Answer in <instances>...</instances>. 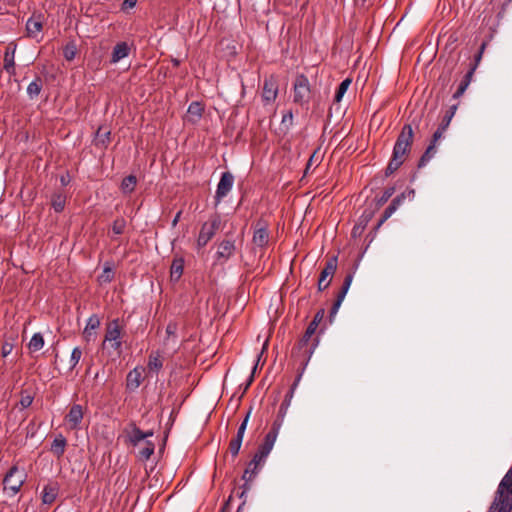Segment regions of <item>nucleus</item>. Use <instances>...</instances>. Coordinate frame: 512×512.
Here are the masks:
<instances>
[{
    "instance_id": "obj_23",
    "label": "nucleus",
    "mask_w": 512,
    "mask_h": 512,
    "mask_svg": "<svg viewBox=\"0 0 512 512\" xmlns=\"http://www.w3.org/2000/svg\"><path fill=\"white\" fill-rule=\"evenodd\" d=\"M16 45L11 48V45L7 47L5 55H4V69L9 74L15 73V62H14V55H15Z\"/></svg>"
},
{
    "instance_id": "obj_11",
    "label": "nucleus",
    "mask_w": 512,
    "mask_h": 512,
    "mask_svg": "<svg viewBox=\"0 0 512 512\" xmlns=\"http://www.w3.org/2000/svg\"><path fill=\"white\" fill-rule=\"evenodd\" d=\"M269 232L267 225L263 221H258L255 225L252 242L256 247L264 248L269 242Z\"/></svg>"
},
{
    "instance_id": "obj_2",
    "label": "nucleus",
    "mask_w": 512,
    "mask_h": 512,
    "mask_svg": "<svg viewBox=\"0 0 512 512\" xmlns=\"http://www.w3.org/2000/svg\"><path fill=\"white\" fill-rule=\"evenodd\" d=\"M512 511V465L498 485L494 501L489 512Z\"/></svg>"
},
{
    "instance_id": "obj_1",
    "label": "nucleus",
    "mask_w": 512,
    "mask_h": 512,
    "mask_svg": "<svg viewBox=\"0 0 512 512\" xmlns=\"http://www.w3.org/2000/svg\"><path fill=\"white\" fill-rule=\"evenodd\" d=\"M413 138L414 132L411 124H405L394 144L392 157L385 170L386 176L393 174L404 163L406 156L410 152Z\"/></svg>"
},
{
    "instance_id": "obj_38",
    "label": "nucleus",
    "mask_w": 512,
    "mask_h": 512,
    "mask_svg": "<svg viewBox=\"0 0 512 512\" xmlns=\"http://www.w3.org/2000/svg\"><path fill=\"white\" fill-rule=\"evenodd\" d=\"M125 228H126V220L124 218H117L112 224V231L117 235L123 234L125 231Z\"/></svg>"
},
{
    "instance_id": "obj_8",
    "label": "nucleus",
    "mask_w": 512,
    "mask_h": 512,
    "mask_svg": "<svg viewBox=\"0 0 512 512\" xmlns=\"http://www.w3.org/2000/svg\"><path fill=\"white\" fill-rule=\"evenodd\" d=\"M338 260L336 256L329 258L325 264L324 269L320 273L318 281V291H324L331 282V279L326 281L328 277L332 278L337 269Z\"/></svg>"
},
{
    "instance_id": "obj_7",
    "label": "nucleus",
    "mask_w": 512,
    "mask_h": 512,
    "mask_svg": "<svg viewBox=\"0 0 512 512\" xmlns=\"http://www.w3.org/2000/svg\"><path fill=\"white\" fill-rule=\"evenodd\" d=\"M276 438L277 435H274V432H268L266 434L264 442L259 446L257 452L252 458V464L257 465V463H265L267 456L274 446Z\"/></svg>"
},
{
    "instance_id": "obj_35",
    "label": "nucleus",
    "mask_w": 512,
    "mask_h": 512,
    "mask_svg": "<svg viewBox=\"0 0 512 512\" xmlns=\"http://www.w3.org/2000/svg\"><path fill=\"white\" fill-rule=\"evenodd\" d=\"M351 84V79L347 78L345 80H343L337 91H336V94H335V101L336 102H340L344 96V94L346 93V91L348 90L349 86Z\"/></svg>"
},
{
    "instance_id": "obj_60",
    "label": "nucleus",
    "mask_w": 512,
    "mask_h": 512,
    "mask_svg": "<svg viewBox=\"0 0 512 512\" xmlns=\"http://www.w3.org/2000/svg\"><path fill=\"white\" fill-rule=\"evenodd\" d=\"M61 183L62 185H67L68 183L64 176L61 177Z\"/></svg>"
},
{
    "instance_id": "obj_56",
    "label": "nucleus",
    "mask_w": 512,
    "mask_h": 512,
    "mask_svg": "<svg viewBox=\"0 0 512 512\" xmlns=\"http://www.w3.org/2000/svg\"><path fill=\"white\" fill-rule=\"evenodd\" d=\"M482 52H478L474 57V64L472 66H475V70L477 69V66L479 65L481 59H482Z\"/></svg>"
},
{
    "instance_id": "obj_25",
    "label": "nucleus",
    "mask_w": 512,
    "mask_h": 512,
    "mask_svg": "<svg viewBox=\"0 0 512 512\" xmlns=\"http://www.w3.org/2000/svg\"><path fill=\"white\" fill-rule=\"evenodd\" d=\"M184 269V260L182 258H176L173 260L171 269H170V276L171 279L174 281H177L182 276Z\"/></svg>"
},
{
    "instance_id": "obj_3",
    "label": "nucleus",
    "mask_w": 512,
    "mask_h": 512,
    "mask_svg": "<svg viewBox=\"0 0 512 512\" xmlns=\"http://www.w3.org/2000/svg\"><path fill=\"white\" fill-rule=\"evenodd\" d=\"M27 475L19 468L12 466L3 479L4 490L10 493V496H15L25 483Z\"/></svg>"
},
{
    "instance_id": "obj_18",
    "label": "nucleus",
    "mask_w": 512,
    "mask_h": 512,
    "mask_svg": "<svg viewBox=\"0 0 512 512\" xmlns=\"http://www.w3.org/2000/svg\"><path fill=\"white\" fill-rule=\"evenodd\" d=\"M59 492V486L57 483H48L44 486L42 491V502L44 504H52Z\"/></svg>"
},
{
    "instance_id": "obj_59",
    "label": "nucleus",
    "mask_w": 512,
    "mask_h": 512,
    "mask_svg": "<svg viewBox=\"0 0 512 512\" xmlns=\"http://www.w3.org/2000/svg\"><path fill=\"white\" fill-rule=\"evenodd\" d=\"M485 48H486V43H485V42H483V43L481 44V46H480V48H479V51H478V52H482V54H483V53H484Z\"/></svg>"
},
{
    "instance_id": "obj_47",
    "label": "nucleus",
    "mask_w": 512,
    "mask_h": 512,
    "mask_svg": "<svg viewBox=\"0 0 512 512\" xmlns=\"http://www.w3.org/2000/svg\"><path fill=\"white\" fill-rule=\"evenodd\" d=\"M342 302L343 300H340L339 298L336 297V300L330 310V318H333L337 314Z\"/></svg>"
},
{
    "instance_id": "obj_19",
    "label": "nucleus",
    "mask_w": 512,
    "mask_h": 512,
    "mask_svg": "<svg viewBox=\"0 0 512 512\" xmlns=\"http://www.w3.org/2000/svg\"><path fill=\"white\" fill-rule=\"evenodd\" d=\"M130 52V46L126 42L117 43L112 51L111 63H118L123 58L127 57Z\"/></svg>"
},
{
    "instance_id": "obj_40",
    "label": "nucleus",
    "mask_w": 512,
    "mask_h": 512,
    "mask_svg": "<svg viewBox=\"0 0 512 512\" xmlns=\"http://www.w3.org/2000/svg\"><path fill=\"white\" fill-rule=\"evenodd\" d=\"M406 196L408 197H414V190H408L407 192H403L401 193L400 195L396 196L392 202L390 203L391 205H394L396 209L399 208V206L403 203V201L405 200Z\"/></svg>"
},
{
    "instance_id": "obj_63",
    "label": "nucleus",
    "mask_w": 512,
    "mask_h": 512,
    "mask_svg": "<svg viewBox=\"0 0 512 512\" xmlns=\"http://www.w3.org/2000/svg\"><path fill=\"white\" fill-rule=\"evenodd\" d=\"M252 379H253V375L251 376V378L249 379V383L248 385L252 382Z\"/></svg>"
},
{
    "instance_id": "obj_43",
    "label": "nucleus",
    "mask_w": 512,
    "mask_h": 512,
    "mask_svg": "<svg viewBox=\"0 0 512 512\" xmlns=\"http://www.w3.org/2000/svg\"><path fill=\"white\" fill-rule=\"evenodd\" d=\"M202 107H201V104L198 103V102H192L189 107H188V112L190 114H195L197 115L198 117L201 116L202 114Z\"/></svg>"
},
{
    "instance_id": "obj_9",
    "label": "nucleus",
    "mask_w": 512,
    "mask_h": 512,
    "mask_svg": "<svg viewBox=\"0 0 512 512\" xmlns=\"http://www.w3.org/2000/svg\"><path fill=\"white\" fill-rule=\"evenodd\" d=\"M324 316H325V310L323 308L319 309L316 312L313 320L309 323L303 337L300 339V341L298 343V348L300 350L305 348L308 345L311 337L316 332L317 327L319 326L320 322L323 320Z\"/></svg>"
},
{
    "instance_id": "obj_26",
    "label": "nucleus",
    "mask_w": 512,
    "mask_h": 512,
    "mask_svg": "<svg viewBox=\"0 0 512 512\" xmlns=\"http://www.w3.org/2000/svg\"><path fill=\"white\" fill-rule=\"evenodd\" d=\"M155 445L151 441H146L144 446L138 451V458L142 461H147L154 453Z\"/></svg>"
},
{
    "instance_id": "obj_45",
    "label": "nucleus",
    "mask_w": 512,
    "mask_h": 512,
    "mask_svg": "<svg viewBox=\"0 0 512 512\" xmlns=\"http://www.w3.org/2000/svg\"><path fill=\"white\" fill-rule=\"evenodd\" d=\"M395 189L394 187L387 188L384 192L381 198L379 199V204H384L388 201V199L394 194Z\"/></svg>"
},
{
    "instance_id": "obj_14",
    "label": "nucleus",
    "mask_w": 512,
    "mask_h": 512,
    "mask_svg": "<svg viewBox=\"0 0 512 512\" xmlns=\"http://www.w3.org/2000/svg\"><path fill=\"white\" fill-rule=\"evenodd\" d=\"M278 93L277 82L273 77L264 81L262 97L266 102H272L276 99Z\"/></svg>"
},
{
    "instance_id": "obj_28",
    "label": "nucleus",
    "mask_w": 512,
    "mask_h": 512,
    "mask_svg": "<svg viewBox=\"0 0 512 512\" xmlns=\"http://www.w3.org/2000/svg\"><path fill=\"white\" fill-rule=\"evenodd\" d=\"M137 184V179L134 175H129L122 180L121 190L125 194H129L134 191Z\"/></svg>"
},
{
    "instance_id": "obj_24",
    "label": "nucleus",
    "mask_w": 512,
    "mask_h": 512,
    "mask_svg": "<svg viewBox=\"0 0 512 512\" xmlns=\"http://www.w3.org/2000/svg\"><path fill=\"white\" fill-rule=\"evenodd\" d=\"M177 331H178V324L176 322H169L166 327V338H165V345L168 346L172 344V347H174L177 344Z\"/></svg>"
},
{
    "instance_id": "obj_22",
    "label": "nucleus",
    "mask_w": 512,
    "mask_h": 512,
    "mask_svg": "<svg viewBox=\"0 0 512 512\" xmlns=\"http://www.w3.org/2000/svg\"><path fill=\"white\" fill-rule=\"evenodd\" d=\"M474 72H475V66H471L469 71L465 74V76L461 80L456 92L453 95V98H459L460 96H462L464 94V92L468 88L469 84L471 83Z\"/></svg>"
},
{
    "instance_id": "obj_15",
    "label": "nucleus",
    "mask_w": 512,
    "mask_h": 512,
    "mask_svg": "<svg viewBox=\"0 0 512 512\" xmlns=\"http://www.w3.org/2000/svg\"><path fill=\"white\" fill-rule=\"evenodd\" d=\"M263 464L264 463H257V465L252 464V460L248 463V466L242 475V479L245 481V484L243 485L244 490L241 494V497L246 491L250 489L249 482L252 481V479L258 474Z\"/></svg>"
},
{
    "instance_id": "obj_51",
    "label": "nucleus",
    "mask_w": 512,
    "mask_h": 512,
    "mask_svg": "<svg viewBox=\"0 0 512 512\" xmlns=\"http://www.w3.org/2000/svg\"><path fill=\"white\" fill-rule=\"evenodd\" d=\"M353 277H354V273L353 272L348 273L346 275L345 279H344V282H343L342 286L345 287L346 289H349L350 285L352 283Z\"/></svg>"
},
{
    "instance_id": "obj_62",
    "label": "nucleus",
    "mask_w": 512,
    "mask_h": 512,
    "mask_svg": "<svg viewBox=\"0 0 512 512\" xmlns=\"http://www.w3.org/2000/svg\"><path fill=\"white\" fill-rule=\"evenodd\" d=\"M313 349L312 348H309V350H306L305 352H309L310 354L312 353Z\"/></svg>"
},
{
    "instance_id": "obj_36",
    "label": "nucleus",
    "mask_w": 512,
    "mask_h": 512,
    "mask_svg": "<svg viewBox=\"0 0 512 512\" xmlns=\"http://www.w3.org/2000/svg\"><path fill=\"white\" fill-rule=\"evenodd\" d=\"M243 438L235 436L229 444V451L233 457H236L240 451Z\"/></svg>"
},
{
    "instance_id": "obj_29",
    "label": "nucleus",
    "mask_w": 512,
    "mask_h": 512,
    "mask_svg": "<svg viewBox=\"0 0 512 512\" xmlns=\"http://www.w3.org/2000/svg\"><path fill=\"white\" fill-rule=\"evenodd\" d=\"M44 346V338L41 333H35L28 344V348L32 352L39 351Z\"/></svg>"
},
{
    "instance_id": "obj_32",
    "label": "nucleus",
    "mask_w": 512,
    "mask_h": 512,
    "mask_svg": "<svg viewBox=\"0 0 512 512\" xmlns=\"http://www.w3.org/2000/svg\"><path fill=\"white\" fill-rule=\"evenodd\" d=\"M65 203H66L65 195L58 193V194H54L52 196L51 204L56 212L63 211V209L65 207Z\"/></svg>"
},
{
    "instance_id": "obj_27",
    "label": "nucleus",
    "mask_w": 512,
    "mask_h": 512,
    "mask_svg": "<svg viewBox=\"0 0 512 512\" xmlns=\"http://www.w3.org/2000/svg\"><path fill=\"white\" fill-rule=\"evenodd\" d=\"M42 90V80L41 78H36L33 80L27 87V94L31 99L38 97Z\"/></svg>"
},
{
    "instance_id": "obj_58",
    "label": "nucleus",
    "mask_w": 512,
    "mask_h": 512,
    "mask_svg": "<svg viewBox=\"0 0 512 512\" xmlns=\"http://www.w3.org/2000/svg\"><path fill=\"white\" fill-rule=\"evenodd\" d=\"M456 110H457V105L454 104V105L450 106V108L446 111L445 114L451 115V117L453 118V116L455 115Z\"/></svg>"
},
{
    "instance_id": "obj_21",
    "label": "nucleus",
    "mask_w": 512,
    "mask_h": 512,
    "mask_svg": "<svg viewBox=\"0 0 512 512\" xmlns=\"http://www.w3.org/2000/svg\"><path fill=\"white\" fill-rule=\"evenodd\" d=\"M66 445H67V440L66 438L62 435V434H59L57 435L52 444H51V452L57 457V458H60L64 455L65 453V448H66Z\"/></svg>"
},
{
    "instance_id": "obj_37",
    "label": "nucleus",
    "mask_w": 512,
    "mask_h": 512,
    "mask_svg": "<svg viewBox=\"0 0 512 512\" xmlns=\"http://www.w3.org/2000/svg\"><path fill=\"white\" fill-rule=\"evenodd\" d=\"M114 277V272L111 267L105 266L102 273L98 277L99 282L101 283H109L112 281Z\"/></svg>"
},
{
    "instance_id": "obj_10",
    "label": "nucleus",
    "mask_w": 512,
    "mask_h": 512,
    "mask_svg": "<svg viewBox=\"0 0 512 512\" xmlns=\"http://www.w3.org/2000/svg\"><path fill=\"white\" fill-rule=\"evenodd\" d=\"M234 184V176L230 172L222 173L220 181L217 185L215 199L219 203L224 197L228 195Z\"/></svg>"
},
{
    "instance_id": "obj_61",
    "label": "nucleus",
    "mask_w": 512,
    "mask_h": 512,
    "mask_svg": "<svg viewBox=\"0 0 512 512\" xmlns=\"http://www.w3.org/2000/svg\"><path fill=\"white\" fill-rule=\"evenodd\" d=\"M110 135V132H105L104 136L108 139Z\"/></svg>"
},
{
    "instance_id": "obj_57",
    "label": "nucleus",
    "mask_w": 512,
    "mask_h": 512,
    "mask_svg": "<svg viewBox=\"0 0 512 512\" xmlns=\"http://www.w3.org/2000/svg\"><path fill=\"white\" fill-rule=\"evenodd\" d=\"M181 214H182V211H178L174 217V219L172 220V227H176V225L178 224L179 220H180V217H181Z\"/></svg>"
},
{
    "instance_id": "obj_30",
    "label": "nucleus",
    "mask_w": 512,
    "mask_h": 512,
    "mask_svg": "<svg viewBox=\"0 0 512 512\" xmlns=\"http://www.w3.org/2000/svg\"><path fill=\"white\" fill-rule=\"evenodd\" d=\"M163 367V361L158 352H153L149 355L148 368L149 370L158 372Z\"/></svg>"
},
{
    "instance_id": "obj_48",
    "label": "nucleus",
    "mask_w": 512,
    "mask_h": 512,
    "mask_svg": "<svg viewBox=\"0 0 512 512\" xmlns=\"http://www.w3.org/2000/svg\"><path fill=\"white\" fill-rule=\"evenodd\" d=\"M451 120H452L451 115L445 114L441 120V123L439 124V127H441V130H447V128L450 125Z\"/></svg>"
},
{
    "instance_id": "obj_46",
    "label": "nucleus",
    "mask_w": 512,
    "mask_h": 512,
    "mask_svg": "<svg viewBox=\"0 0 512 512\" xmlns=\"http://www.w3.org/2000/svg\"><path fill=\"white\" fill-rule=\"evenodd\" d=\"M445 131L446 130H441V127L438 126L437 130L434 132L432 136L431 143L436 145L437 141L443 137Z\"/></svg>"
},
{
    "instance_id": "obj_13",
    "label": "nucleus",
    "mask_w": 512,
    "mask_h": 512,
    "mask_svg": "<svg viewBox=\"0 0 512 512\" xmlns=\"http://www.w3.org/2000/svg\"><path fill=\"white\" fill-rule=\"evenodd\" d=\"M236 247L235 242L232 240H223L218 245V250L216 252V258L220 261H227L231 258L235 253Z\"/></svg>"
},
{
    "instance_id": "obj_20",
    "label": "nucleus",
    "mask_w": 512,
    "mask_h": 512,
    "mask_svg": "<svg viewBox=\"0 0 512 512\" xmlns=\"http://www.w3.org/2000/svg\"><path fill=\"white\" fill-rule=\"evenodd\" d=\"M151 436H153V431L143 432L140 428L133 425L129 433V441L133 446H137L141 441Z\"/></svg>"
},
{
    "instance_id": "obj_5",
    "label": "nucleus",
    "mask_w": 512,
    "mask_h": 512,
    "mask_svg": "<svg viewBox=\"0 0 512 512\" xmlns=\"http://www.w3.org/2000/svg\"><path fill=\"white\" fill-rule=\"evenodd\" d=\"M293 101L301 106L309 103L311 89L308 78L301 74L298 75L293 84Z\"/></svg>"
},
{
    "instance_id": "obj_4",
    "label": "nucleus",
    "mask_w": 512,
    "mask_h": 512,
    "mask_svg": "<svg viewBox=\"0 0 512 512\" xmlns=\"http://www.w3.org/2000/svg\"><path fill=\"white\" fill-rule=\"evenodd\" d=\"M221 219L219 215H213L208 221L204 222L201 226L198 238L197 248L201 249L205 247L208 242L216 235L220 229Z\"/></svg>"
},
{
    "instance_id": "obj_33",
    "label": "nucleus",
    "mask_w": 512,
    "mask_h": 512,
    "mask_svg": "<svg viewBox=\"0 0 512 512\" xmlns=\"http://www.w3.org/2000/svg\"><path fill=\"white\" fill-rule=\"evenodd\" d=\"M42 29V24L38 21L29 19L26 23V30L29 36H36Z\"/></svg>"
},
{
    "instance_id": "obj_31",
    "label": "nucleus",
    "mask_w": 512,
    "mask_h": 512,
    "mask_svg": "<svg viewBox=\"0 0 512 512\" xmlns=\"http://www.w3.org/2000/svg\"><path fill=\"white\" fill-rule=\"evenodd\" d=\"M436 153V145L430 143V145L425 150L424 154L421 156L418 167H424L435 155Z\"/></svg>"
},
{
    "instance_id": "obj_44",
    "label": "nucleus",
    "mask_w": 512,
    "mask_h": 512,
    "mask_svg": "<svg viewBox=\"0 0 512 512\" xmlns=\"http://www.w3.org/2000/svg\"><path fill=\"white\" fill-rule=\"evenodd\" d=\"M283 419L284 418L277 416V418L274 420L271 430L269 432H274V435L278 436L279 430L283 423Z\"/></svg>"
},
{
    "instance_id": "obj_53",
    "label": "nucleus",
    "mask_w": 512,
    "mask_h": 512,
    "mask_svg": "<svg viewBox=\"0 0 512 512\" xmlns=\"http://www.w3.org/2000/svg\"><path fill=\"white\" fill-rule=\"evenodd\" d=\"M136 3L137 0H124L122 7L123 9H130L135 7Z\"/></svg>"
},
{
    "instance_id": "obj_50",
    "label": "nucleus",
    "mask_w": 512,
    "mask_h": 512,
    "mask_svg": "<svg viewBox=\"0 0 512 512\" xmlns=\"http://www.w3.org/2000/svg\"><path fill=\"white\" fill-rule=\"evenodd\" d=\"M32 402L33 397H31L30 395L22 396L20 400V404L22 405L23 408L29 407L32 404Z\"/></svg>"
},
{
    "instance_id": "obj_42",
    "label": "nucleus",
    "mask_w": 512,
    "mask_h": 512,
    "mask_svg": "<svg viewBox=\"0 0 512 512\" xmlns=\"http://www.w3.org/2000/svg\"><path fill=\"white\" fill-rule=\"evenodd\" d=\"M396 210L397 209L394 205L389 204V206L384 210L382 218L379 221V225H382L388 218H390Z\"/></svg>"
},
{
    "instance_id": "obj_64",
    "label": "nucleus",
    "mask_w": 512,
    "mask_h": 512,
    "mask_svg": "<svg viewBox=\"0 0 512 512\" xmlns=\"http://www.w3.org/2000/svg\"><path fill=\"white\" fill-rule=\"evenodd\" d=\"M241 508H242V507L240 506L236 512H241Z\"/></svg>"
},
{
    "instance_id": "obj_39",
    "label": "nucleus",
    "mask_w": 512,
    "mask_h": 512,
    "mask_svg": "<svg viewBox=\"0 0 512 512\" xmlns=\"http://www.w3.org/2000/svg\"><path fill=\"white\" fill-rule=\"evenodd\" d=\"M82 357V350L79 347H75L72 350L71 357H70V370H73L76 365L79 363L80 359Z\"/></svg>"
},
{
    "instance_id": "obj_54",
    "label": "nucleus",
    "mask_w": 512,
    "mask_h": 512,
    "mask_svg": "<svg viewBox=\"0 0 512 512\" xmlns=\"http://www.w3.org/2000/svg\"><path fill=\"white\" fill-rule=\"evenodd\" d=\"M292 120H293V114L291 111H289L288 113H286L283 118H282V122L283 123H286V122H290L292 123Z\"/></svg>"
},
{
    "instance_id": "obj_49",
    "label": "nucleus",
    "mask_w": 512,
    "mask_h": 512,
    "mask_svg": "<svg viewBox=\"0 0 512 512\" xmlns=\"http://www.w3.org/2000/svg\"><path fill=\"white\" fill-rule=\"evenodd\" d=\"M13 346L10 343H4L2 345L1 354L3 357H7L12 352Z\"/></svg>"
},
{
    "instance_id": "obj_34",
    "label": "nucleus",
    "mask_w": 512,
    "mask_h": 512,
    "mask_svg": "<svg viewBox=\"0 0 512 512\" xmlns=\"http://www.w3.org/2000/svg\"><path fill=\"white\" fill-rule=\"evenodd\" d=\"M77 54V46L74 42H69L64 50H63V56L67 61H72Z\"/></svg>"
},
{
    "instance_id": "obj_55",
    "label": "nucleus",
    "mask_w": 512,
    "mask_h": 512,
    "mask_svg": "<svg viewBox=\"0 0 512 512\" xmlns=\"http://www.w3.org/2000/svg\"><path fill=\"white\" fill-rule=\"evenodd\" d=\"M349 289H346L345 287H341V290L339 291V293L337 294V298H339L340 300H344L347 292H348Z\"/></svg>"
},
{
    "instance_id": "obj_17",
    "label": "nucleus",
    "mask_w": 512,
    "mask_h": 512,
    "mask_svg": "<svg viewBox=\"0 0 512 512\" xmlns=\"http://www.w3.org/2000/svg\"><path fill=\"white\" fill-rule=\"evenodd\" d=\"M144 369L142 367H135L131 370L126 378V387L130 391L136 390L142 381V372Z\"/></svg>"
},
{
    "instance_id": "obj_16",
    "label": "nucleus",
    "mask_w": 512,
    "mask_h": 512,
    "mask_svg": "<svg viewBox=\"0 0 512 512\" xmlns=\"http://www.w3.org/2000/svg\"><path fill=\"white\" fill-rule=\"evenodd\" d=\"M100 326V319L97 315H92L87 320L86 326L83 331V336L87 342L96 339V329Z\"/></svg>"
},
{
    "instance_id": "obj_12",
    "label": "nucleus",
    "mask_w": 512,
    "mask_h": 512,
    "mask_svg": "<svg viewBox=\"0 0 512 512\" xmlns=\"http://www.w3.org/2000/svg\"><path fill=\"white\" fill-rule=\"evenodd\" d=\"M83 415V407L80 404L72 405L68 414L65 416V420L69 426V429H79L80 424L83 420Z\"/></svg>"
},
{
    "instance_id": "obj_41",
    "label": "nucleus",
    "mask_w": 512,
    "mask_h": 512,
    "mask_svg": "<svg viewBox=\"0 0 512 512\" xmlns=\"http://www.w3.org/2000/svg\"><path fill=\"white\" fill-rule=\"evenodd\" d=\"M250 414H251V410L248 411V413L246 414L244 420L240 424L236 436L244 438V434H245V431H246V428H247V424H248V420H249Z\"/></svg>"
},
{
    "instance_id": "obj_6",
    "label": "nucleus",
    "mask_w": 512,
    "mask_h": 512,
    "mask_svg": "<svg viewBox=\"0 0 512 512\" xmlns=\"http://www.w3.org/2000/svg\"><path fill=\"white\" fill-rule=\"evenodd\" d=\"M105 343H108V345L115 351H119L121 349V327L118 319H114L108 323L104 338V344Z\"/></svg>"
},
{
    "instance_id": "obj_52",
    "label": "nucleus",
    "mask_w": 512,
    "mask_h": 512,
    "mask_svg": "<svg viewBox=\"0 0 512 512\" xmlns=\"http://www.w3.org/2000/svg\"><path fill=\"white\" fill-rule=\"evenodd\" d=\"M288 405H289V403L286 400L281 404L279 411H278L279 417H282V418L285 417Z\"/></svg>"
}]
</instances>
